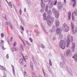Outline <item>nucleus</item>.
Instances as JSON below:
<instances>
[{"mask_svg":"<svg viewBox=\"0 0 77 77\" xmlns=\"http://www.w3.org/2000/svg\"><path fill=\"white\" fill-rule=\"evenodd\" d=\"M23 44H21L20 45V50H21V51H24V49H23Z\"/></svg>","mask_w":77,"mask_h":77,"instance_id":"20","label":"nucleus"},{"mask_svg":"<svg viewBox=\"0 0 77 77\" xmlns=\"http://www.w3.org/2000/svg\"><path fill=\"white\" fill-rule=\"evenodd\" d=\"M30 65L31 66V67L33 66V63L32 62L30 63Z\"/></svg>","mask_w":77,"mask_h":77,"instance_id":"36","label":"nucleus"},{"mask_svg":"<svg viewBox=\"0 0 77 77\" xmlns=\"http://www.w3.org/2000/svg\"><path fill=\"white\" fill-rule=\"evenodd\" d=\"M32 74L33 75H35V72H32Z\"/></svg>","mask_w":77,"mask_h":77,"instance_id":"55","label":"nucleus"},{"mask_svg":"<svg viewBox=\"0 0 77 77\" xmlns=\"http://www.w3.org/2000/svg\"><path fill=\"white\" fill-rule=\"evenodd\" d=\"M66 45V43L63 40H61L60 42L59 46L62 49L64 50L65 48V45Z\"/></svg>","mask_w":77,"mask_h":77,"instance_id":"2","label":"nucleus"},{"mask_svg":"<svg viewBox=\"0 0 77 77\" xmlns=\"http://www.w3.org/2000/svg\"><path fill=\"white\" fill-rule=\"evenodd\" d=\"M43 16L44 20L45 21L46 20L48 26H50L51 25L53 22L54 21V18L53 17H51L50 15H48L47 18L46 17L47 14L45 13H43Z\"/></svg>","mask_w":77,"mask_h":77,"instance_id":"1","label":"nucleus"},{"mask_svg":"<svg viewBox=\"0 0 77 77\" xmlns=\"http://www.w3.org/2000/svg\"><path fill=\"white\" fill-rule=\"evenodd\" d=\"M64 2V3L65 4H66V0H63Z\"/></svg>","mask_w":77,"mask_h":77,"instance_id":"53","label":"nucleus"},{"mask_svg":"<svg viewBox=\"0 0 77 77\" xmlns=\"http://www.w3.org/2000/svg\"><path fill=\"white\" fill-rule=\"evenodd\" d=\"M22 40V41L24 45V46H26V44H25V43H24V41H23V40H22V39H21Z\"/></svg>","mask_w":77,"mask_h":77,"instance_id":"43","label":"nucleus"},{"mask_svg":"<svg viewBox=\"0 0 77 77\" xmlns=\"http://www.w3.org/2000/svg\"><path fill=\"white\" fill-rule=\"evenodd\" d=\"M75 43H72V52H74L75 50Z\"/></svg>","mask_w":77,"mask_h":77,"instance_id":"11","label":"nucleus"},{"mask_svg":"<svg viewBox=\"0 0 77 77\" xmlns=\"http://www.w3.org/2000/svg\"><path fill=\"white\" fill-rule=\"evenodd\" d=\"M19 5H20V4H19V3H17V6H19Z\"/></svg>","mask_w":77,"mask_h":77,"instance_id":"61","label":"nucleus"},{"mask_svg":"<svg viewBox=\"0 0 77 77\" xmlns=\"http://www.w3.org/2000/svg\"><path fill=\"white\" fill-rule=\"evenodd\" d=\"M3 15H4V16H5L4 17L3 16L4 18H5V19L6 20V15L4 14H3Z\"/></svg>","mask_w":77,"mask_h":77,"instance_id":"44","label":"nucleus"},{"mask_svg":"<svg viewBox=\"0 0 77 77\" xmlns=\"http://www.w3.org/2000/svg\"><path fill=\"white\" fill-rule=\"evenodd\" d=\"M13 45L14 47H16V45H17V43L16 42H15L14 43Z\"/></svg>","mask_w":77,"mask_h":77,"instance_id":"46","label":"nucleus"},{"mask_svg":"<svg viewBox=\"0 0 77 77\" xmlns=\"http://www.w3.org/2000/svg\"><path fill=\"white\" fill-rule=\"evenodd\" d=\"M23 57L24 60L25 61V62H26V60H27V59H28V57L27 56H26L25 57Z\"/></svg>","mask_w":77,"mask_h":77,"instance_id":"22","label":"nucleus"},{"mask_svg":"<svg viewBox=\"0 0 77 77\" xmlns=\"http://www.w3.org/2000/svg\"><path fill=\"white\" fill-rule=\"evenodd\" d=\"M71 54V52L70 50L68 49L66 51V55L67 56H70Z\"/></svg>","mask_w":77,"mask_h":77,"instance_id":"12","label":"nucleus"},{"mask_svg":"<svg viewBox=\"0 0 77 77\" xmlns=\"http://www.w3.org/2000/svg\"><path fill=\"white\" fill-rule=\"evenodd\" d=\"M5 26L6 27H8L9 26L11 29H12V25L9 22H6L5 23Z\"/></svg>","mask_w":77,"mask_h":77,"instance_id":"9","label":"nucleus"},{"mask_svg":"<svg viewBox=\"0 0 77 77\" xmlns=\"http://www.w3.org/2000/svg\"><path fill=\"white\" fill-rule=\"evenodd\" d=\"M28 3L29 5H30V4H31V2H30V1H28Z\"/></svg>","mask_w":77,"mask_h":77,"instance_id":"50","label":"nucleus"},{"mask_svg":"<svg viewBox=\"0 0 77 77\" xmlns=\"http://www.w3.org/2000/svg\"><path fill=\"white\" fill-rule=\"evenodd\" d=\"M26 45H27L31 46V44L29 43V42L28 41H26Z\"/></svg>","mask_w":77,"mask_h":77,"instance_id":"23","label":"nucleus"},{"mask_svg":"<svg viewBox=\"0 0 77 77\" xmlns=\"http://www.w3.org/2000/svg\"><path fill=\"white\" fill-rule=\"evenodd\" d=\"M0 69H2V70H3L4 71H6V68L3 67L2 66H1L0 65Z\"/></svg>","mask_w":77,"mask_h":77,"instance_id":"16","label":"nucleus"},{"mask_svg":"<svg viewBox=\"0 0 77 77\" xmlns=\"http://www.w3.org/2000/svg\"><path fill=\"white\" fill-rule=\"evenodd\" d=\"M41 6L42 8H45V3H44L42 2L44 1V0H41Z\"/></svg>","mask_w":77,"mask_h":77,"instance_id":"14","label":"nucleus"},{"mask_svg":"<svg viewBox=\"0 0 77 77\" xmlns=\"http://www.w3.org/2000/svg\"><path fill=\"white\" fill-rule=\"evenodd\" d=\"M62 30L60 28H57L56 30V33L57 35H60L61 34V32H62Z\"/></svg>","mask_w":77,"mask_h":77,"instance_id":"8","label":"nucleus"},{"mask_svg":"<svg viewBox=\"0 0 77 77\" xmlns=\"http://www.w3.org/2000/svg\"><path fill=\"white\" fill-rule=\"evenodd\" d=\"M12 51L13 52L17 51V49L15 48H13L12 49Z\"/></svg>","mask_w":77,"mask_h":77,"instance_id":"27","label":"nucleus"},{"mask_svg":"<svg viewBox=\"0 0 77 77\" xmlns=\"http://www.w3.org/2000/svg\"><path fill=\"white\" fill-rule=\"evenodd\" d=\"M24 73V77H27V73H26V72H24L23 73Z\"/></svg>","mask_w":77,"mask_h":77,"instance_id":"29","label":"nucleus"},{"mask_svg":"<svg viewBox=\"0 0 77 77\" xmlns=\"http://www.w3.org/2000/svg\"><path fill=\"white\" fill-rule=\"evenodd\" d=\"M69 38L70 39V40L71 42H73V37L72 36H71Z\"/></svg>","mask_w":77,"mask_h":77,"instance_id":"28","label":"nucleus"},{"mask_svg":"<svg viewBox=\"0 0 77 77\" xmlns=\"http://www.w3.org/2000/svg\"><path fill=\"white\" fill-rule=\"evenodd\" d=\"M20 29H21V30L22 31H24V27H23L22 26H20Z\"/></svg>","mask_w":77,"mask_h":77,"instance_id":"35","label":"nucleus"},{"mask_svg":"<svg viewBox=\"0 0 77 77\" xmlns=\"http://www.w3.org/2000/svg\"><path fill=\"white\" fill-rule=\"evenodd\" d=\"M44 1L45 2H47L48 1V0H43V1Z\"/></svg>","mask_w":77,"mask_h":77,"instance_id":"56","label":"nucleus"},{"mask_svg":"<svg viewBox=\"0 0 77 77\" xmlns=\"http://www.w3.org/2000/svg\"><path fill=\"white\" fill-rule=\"evenodd\" d=\"M74 14L77 16V10H75V11L72 13V15H74Z\"/></svg>","mask_w":77,"mask_h":77,"instance_id":"19","label":"nucleus"},{"mask_svg":"<svg viewBox=\"0 0 77 77\" xmlns=\"http://www.w3.org/2000/svg\"><path fill=\"white\" fill-rule=\"evenodd\" d=\"M1 42H0V45H1V44H3V43H4V41L3 40H1Z\"/></svg>","mask_w":77,"mask_h":77,"instance_id":"41","label":"nucleus"},{"mask_svg":"<svg viewBox=\"0 0 77 77\" xmlns=\"http://www.w3.org/2000/svg\"><path fill=\"white\" fill-rule=\"evenodd\" d=\"M39 32H37L36 35H39Z\"/></svg>","mask_w":77,"mask_h":77,"instance_id":"58","label":"nucleus"},{"mask_svg":"<svg viewBox=\"0 0 77 77\" xmlns=\"http://www.w3.org/2000/svg\"><path fill=\"white\" fill-rule=\"evenodd\" d=\"M75 5H76V2H75L73 5V7H75Z\"/></svg>","mask_w":77,"mask_h":77,"instance_id":"40","label":"nucleus"},{"mask_svg":"<svg viewBox=\"0 0 77 77\" xmlns=\"http://www.w3.org/2000/svg\"><path fill=\"white\" fill-rule=\"evenodd\" d=\"M53 32V29H50V30L49 31V32L50 33H52V32Z\"/></svg>","mask_w":77,"mask_h":77,"instance_id":"42","label":"nucleus"},{"mask_svg":"<svg viewBox=\"0 0 77 77\" xmlns=\"http://www.w3.org/2000/svg\"><path fill=\"white\" fill-rule=\"evenodd\" d=\"M43 32H45V33L47 35H48V32H47V31L46 30H45V29L44 28H43Z\"/></svg>","mask_w":77,"mask_h":77,"instance_id":"21","label":"nucleus"},{"mask_svg":"<svg viewBox=\"0 0 77 77\" xmlns=\"http://www.w3.org/2000/svg\"><path fill=\"white\" fill-rule=\"evenodd\" d=\"M35 27H37V28H38V27L37 25H35Z\"/></svg>","mask_w":77,"mask_h":77,"instance_id":"62","label":"nucleus"},{"mask_svg":"<svg viewBox=\"0 0 77 77\" xmlns=\"http://www.w3.org/2000/svg\"><path fill=\"white\" fill-rule=\"evenodd\" d=\"M68 18L69 20H70L71 18V12H69L68 13Z\"/></svg>","mask_w":77,"mask_h":77,"instance_id":"25","label":"nucleus"},{"mask_svg":"<svg viewBox=\"0 0 77 77\" xmlns=\"http://www.w3.org/2000/svg\"><path fill=\"white\" fill-rule=\"evenodd\" d=\"M69 44H70V39H69V38H67L66 42V47H68L69 45Z\"/></svg>","mask_w":77,"mask_h":77,"instance_id":"10","label":"nucleus"},{"mask_svg":"<svg viewBox=\"0 0 77 77\" xmlns=\"http://www.w3.org/2000/svg\"><path fill=\"white\" fill-rule=\"evenodd\" d=\"M45 12H47L48 14H51V11L50 10H48V5H46L45 9Z\"/></svg>","mask_w":77,"mask_h":77,"instance_id":"7","label":"nucleus"},{"mask_svg":"<svg viewBox=\"0 0 77 77\" xmlns=\"http://www.w3.org/2000/svg\"><path fill=\"white\" fill-rule=\"evenodd\" d=\"M19 12L20 15H21L22 14V10H21V9H20Z\"/></svg>","mask_w":77,"mask_h":77,"instance_id":"39","label":"nucleus"},{"mask_svg":"<svg viewBox=\"0 0 77 77\" xmlns=\"http://www.w3.org/2000/svg\"><path fill=\"white\" fill-rule=\"evenodd\" d=\"M1 36L2 38H3L4 37L5 35H4V34L3 33H2L1 34Z\"/></svg>","mask_w":77,"mask_h":77,"instance_id":"37","label":"nucleus"},{"mask_svg":"<svg viewBox=\"0 0 77 77\" xmlns=\"http://www.w3.org/2000/svg\"><path fill=\"white\" fill-rule=\"evenodd\" d=\"M40 47L42 48H44V45L42 44H41L40 45Z\"/></svg>","mask_w":77,"mask_h":77,"instance_id":"38","label":"nucleus"},{"mask_svg":"<svg viewBox=\"0 0 77 77\" xmlns=\"http://www.w3.org/2000/svg\"><path fill=\"white\" fill-rule=\"evenodd\" d=\"M9 3V4H10L11 5H12V4H11L12 3H11V2H10Z\"/></svg>","mask_w":77,"mask_h":77,"instance_id":"64","label":"nucleus"},{"mask_svg":"<svg viewBox=\"0 0 77 77\" xmlns=\"http://www.w3.org/2000/svg\"><path fill=\"white\" fill-rule=\"evenodd\" d=\"M53 13L55 15V17L57 18H58L59 17V12L56 11V8H54L52 10Z\"/></svg>","mask_w":77,"mask_h":77,"instance_id":"5","label":"nucleus"},{"mask_svg":"<svg viewBox=\"0 0 77 77\" xmlns=\"http://www.w3.org/2000/svg\"><path fill=\"white\" fill-rule=\"evenodd\" d=\"M62 27L63 30L64 32H68L69 30V28L67 24H66V23H64Z\"/></svg>","mask_w":77,"mask_h":77,"instance_id":"4","label":"nucleus"},{"mask_svg":"<svg viewBox=\"0 0 77 77\" xmlns=\"http://www.w3.org/2000/svg\"><path fill=\"white\" fill-rule=\"evenodd\" d=\"M6 57L7 59H9V55H8V54L7 55Z\"/></svg>","mask_w":77,"mask_h":77,"instance_id":"49","label":"nucleus"},{"mask_svg":"<svg viewBox=\"0 0 77 77\" xmlns=\"http://www.w3.org/2000/svg\"><path fill=\"white\" fill-rule=\"evenodd\" d=\"M67 70L68 72L70 74H71V73L72 72V71L71 69H70V68L69 67H67Z\"/></svg>","mask_w":77,"mask_h":77,"instance_id":"17","label":"nucleus"},{"mask_svg":"<svg viewBox=\"0 0 77 77\" xmlns=\"http://www.w3.org/2000/svg\"><path fill=\"white\" fill-rule=\"evenodd\" d=\"M58 9H60V6L59 5H58Z\"/></svg>","mask_w":77,"mask_h":77,"instance_id":"47","label":"nucleus"},{"mask_svg":"<svg viewBox=\"0 0 77 77\" xmlns=\"http://www.w3.org/2000/svg\"><path fill=\"white\" fill-rule=\"evenodd\" d=\"M49 2L50 3L49 5V8L51 9V8H53V5H57V0H56L54 2L53 1L52 2V0H49Z\"/></svg>","mask_w":77,"mask_h":77,"instance_id":"3","label":"nucleus"},{"mask_svg":"<svg viewBox=\"0 0 77 77\" xmlns=\"http://www.w3.org/2000/svg\"><path fill=\"white\" fill-rule=\"evenodd\" d=\"M72 20L74 21H75V18H74V15L72 14Z\"/></svg>","mask_w":77,"mask_h":77,"instance_id":"31","label":"nucleus"},{"mask_svg":"<svg viewBox=\"0 0 77 77\" xmlns=\"http://www.w3.org/2000/svg\"><path fill=\"white\" fill-rule=\"evenodd\" d=\"M48 68V71L49 72L51 73V72H52V70L51 69H50V68Z\"/></svg>","mask_w":77,"mask_h":77,"instance_id":"34","label":"nucleus"},{"mask_svg":"<svg viewBox=\"0 0 77 77\" xmlns=\"http://www.w3.org/2000/svg\"><path fill=\"white\" fill-rule=\"evenodd\" d=\"M12 67L13 69V74L14 75H15V69H14V66H12Z\"/></svg>","mask_w":77,"mask_h":77,"instance_id":"18","label":"nucleus"},{"mask_svg":"<svg viewBox=\"0 0 77 77\" xmlns=\"http://www.w3.org/2000/svg\"><path fill=\"white\" fill-rule=\"evenodd\" d=\"M55 25L56 27H59V25H60V23H59V21L57 20H55Z\"/></svg>","mask_w":77,"mask_h":77,"instance_id":"13","label":"nucleus"},{"mask_svg":"<svg viewBox=\"0 0 77 77\" xmlns=\"http://www.w3.org/2000/svg\"><path fill=\"white\" fill-rule=\"evenodd\" d=\"M23 62V58H21L20 60V63H22Z\"/></svg>","mask_w":77,"mask_h":77,"instance_id":"33","label":"nucleus"},{"mask_svg":"<svg viewBox=\"0 0 77 77\" xmlns=\"http://www.w3.org/2000/svg\"><path fill=\"white\" fill-rule=\"evenodd\" d=\"M44 9H42L40 10L41 12H44Z\"/></svg>","mask_w":77,"mask_h":77,"instance_id":"48","label":"nucleus"},{"mask_svg":"<svg viewBox=\"0 0 77 77\" xmlns=\"http://www.w3.org/2000/svg\"><path fill=\"white\" fill-rule=\"evenodd\" d=\"M59 38H58L59 39H62V38H63V36L61 34H59Z\"/></svg>","mask_w":77,"mask_h":77,"instance_id":"24","label":"nucleus"},{"mask_svg":"<svg viewBox=\"0 0 77 77\" xmlns=\"http://www.w3.org/2000/svg\"><path fill=\"white\" fill-rule=\"evenodd\" d=\"M57 5H59V6L60 5V6H62V3L60 2H58Z\"/></svg>","mask_w":77,"mask_h":77,"instance_id":"26","label":"nucleus"},{"mask_svg":"<svg viewBox=\"0 0 77 77\" xmlns=\"http://www.w3.org/2000/svg\"><path fill=\"white\" fill-rule=\"evenodd\" d=\"M4 77H6V74L4 73Z\"/></svg>","mask_w":77,"mask_h":77,"instance_id":"52","label":"nucleus"},{"mask_svg":"<svg viewBox=\"0 0 77 77\" xmlns=\"http://www.w3.org/2000/svg\"><path fill=\"white\" fill-rule=\"evenodd\" d=\"M31 70L33 71V66L32 67H31Z\"/></svg>","mask_w":77,"mask_h":77,"instance_id":"51","label":"nucleus"},{"mask_svg":"<svg viewBox=\"0 0 77 77\" xmlns=\"http://www.w3.org/2000/svg\"><path fill=\"white\" fill-rule=\"evenodd\" d=\"M29 41H30L31 42H33V39H32V38H29Z\"/></svg>","mask_w":77,"mask_h":77,"instance_id":"32","label":"nucleus"},{"mask_svg":"<svg viewBox=\"0 0 77 77\" xmlns=\"http://www.w3.org/2000/svg\"><path fill=\"white\" fill-rule=\"evenodd\" d=\"M2 49H3V50H5V48L4 46H2Z\"/></svg>","mask_w":77,"mask_h":77,"instance_id":"54","label":"nucleus"},{"mask_svg":"<svg viewBox=\"0 0 77 77\" xmlns=\"http://www.w3.org/2000/svg\"><path fill=\"white\" fill-rule=\"evenodd\" d=\"M24 12H26V8H24Z\"/></svg>","mask_w":77,"mask_h":77,"instance_id":"60","label":"nucleus"},{"mask_svg":"<svg viewBox=\"0 0 77 77\" xmlns=\"http://www.w3.org/2000/svg\"><path fill=\"white\" fill-rule=\"evenodd\" d=\"M49 65L51 66H52V63L51 62V60H49Z\"/></svg>","mask_w":77,"mask_h":77,"instance_id":"30","label":"nucleus"},{"mask_svg":"<svg viewBox=\"0 0 77 77\" xmlns=\"http://www.w3.org/2000/svg\"><path fill=\"white\" fill-rule=\"evenodd\" d=\"M53 39H54V40H56V37H53Z\"/></svg>","mask_w":77,"mask_h":77,"instance_id":"57","label":"nucleus"},{"mask_svg":"<svg viewBox=\"0 0 77 77\" xmlns=\"http://www.w3.org/2000/svg\"><path fill=\"white\" fill-rule=\"evenodd\" d=\"M32 58L33 59V61L35 62V59H34V56H32Z\"/></svg>","mask_w":77,"mask_h":77,"instance_id":"45","label":"nucleus"},{"mask_svg":"<svg viewBox=\"0 0 77 77\" xmlns=\"http://www.w3.org/2000/svg\"><path fill=\"white\" fill-rule=\"evenodd\" d=\"M72 58L75 59V62H77V53L75 54L74 56L72 57Z\"/></svg>","mask_w":77,"mask_h":77,"instance_id":"15","label":"nucleus"},{"mask_svg":"<svg viewBox=\"0 0 77 77\" xmlns=\"http://www.w3.org/2000/svg\"><path fill=\"white\" fill-rule=\"evenodd\" d=\"M43 72L44 73V74L45 76V72H44V69H43Z\"/></svg>","mask_w":77,"mask_h":77,"instance_id":"59","label":"nucleus"},{"mask_svg":"<svg viewBox=\"0 0 77 77\" xmlns=\"http://www.w3.org/2000/svg\"><path fill=\"white\" fill-rule=\"evenodd\" d=\"M20 32H21V33L22 34V35L23 34V32L22 31H21Z\"/></svg>","mask_w":77,"mask_h":77,"instance_id":"63","label":"nucleus"},{"mask_svg":"<svg viewBox=\"0 0 77 77\" xmlns=\"http://www.w3.org/2000/svg\"><path fill=\"white\" fill-rule=\"evenodd\" d=\"M62 59H63V61L62 62H60V66L61 68H64V66H65L64 65L66 63V60L63 57H62Z\"/></svg>","mask_w":77,"mask_h":77,"instance_id":"6","label":"nucleus"}]
</instances>
